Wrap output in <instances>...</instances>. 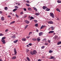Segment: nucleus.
I'll return each instance as SVG.
<instances>
[{
    "instance_id": "obj_1",
    "label": "nucleus",
    "mask_w": 61,
    "mask_h": 61,
    "mask_svg": "<svg viewBox=\"0 0 61 61\" xmlns=\"http://www.w3.org/2000/svg\"><path fill=\"white\" fill-rule=\"evenodd\" d=\"M50 15L51 16L52 18H55V16L52 13H50Z\"/></svg>"
},
{
    "instance_id": "obj_2",
    "label": "nucleus",
    "mask_w": 61,
    "mask_h": 61,
    "mask_svg": "<svg viewBox=\"0 0 61 61\" xmlns=\"http://www.w3.org/2000/svg\"><path fill=\"white\" fill-rule=\"evenodd\" d=\"M48 23L49 24H53V22L52 21H50L48 22Z\"/></svg>"
},
{
    "instance_id": "obj_3",
    "label": "nucleus",
    "mask_w": 61,
    "mask_h": 61,
    "mask_svg": "<svg viewBox=\"0 0 61 61\" xmlns=\"http://www.w3.org/2000/svg\"><path fill=\"white\" fill-rule=\"evenodd\" d=\"M33 53L34 55H36L37 53V52H36V51L35 50H34L33 51Z\"/></svg>"
},
{
    "instance_id": "obj_4",
    "label": "nucleus",
    "mask_w": 61,
    "mask_h": 61,
    "mask_svg": "<svg viewBox=\"0 0 61 61\" xmlns=\"http://www.w3.org/2000/svg\"><path fill=\"white\" fill-rule=\"evenodd\" d=\"M25 22L26 23V24H29V22L27 20H25Z\"/></svg>"
},
{
    "instance_id": "obj_5",
    "label": "nucleus",
    "mask_w": 61,
    "mask_h": 61,
    "mask_svg": "<svg viewBox=\"0 0 61 61\" xmlns=\"http://www.w3.org/2000/svg\"><path fill=\"white\" fill-rule=\"evenodd\" d=\"M43 33L42 32H40L39 34V36H42L43 35Z\"/></svg>"
},
{
    "instance_id": "obj_6",
    "label": "nucleus",
    "mask_w": 61,
    "mask_h": 61,
    "mask_svg": "<svg viewBox=\"0 0 61 61\" xmlns=\"http://www.w3.org/2000/svg\"><path fill=\"white\" fill-rule=\"evenodd\" d=\"M54 32V31H51L49 32V34H51L52 33H53Z\"/></svg>"
},
{
    "instance_id": "obj_7",
    "label": "nucleus",
    "mask_w": 61,
    "mask_h": 61,
    "mask_svg": "<svg viewBox=\"0 0 61 61\" xmlns=\"http://www.w3.org/2000/svg\"><path fill=\"white\" fill-rule=\"evenodd\" d=\"M46 8H47V7L45 6H43V9H44V10H45V9H46Z\"/></svg>"
},
{
    "instance_id": "obj_8",
    "label": "nucleus",
    "mask_w": 61,
    "mask_h": 61,
    "mask_svg": "<svg viewBox=\"0 0 61 61\" xmlns=\"http://www.w3.org/2000/svg\"><path fill=\"white\" fill-rule=\"evenodd\" d=\"M14 51L15 53L14 55H15L16 54V53H17L16 52V50H15V49H14Z\"/></svg>"
},
{
    "instance_id": "obj_9",
    "label": "nucleus",
    "mask_w": 61,
    "mask_h": 61,
    "mask_svg": "<svg viewBox=\"0 0 61 61\" xmlns=\"http://www.w3.org/2000/svg\"><path fill=\"white\" fill-rule=\"evenodd\" d=\"M15 23V21H13L10 23V25H11V24H14Z\"/></svg>"
},
{
    "instance_id": "obj_10",
    "label": "nucleus",
    "mask_w": 61,
    "mask_h": 61,
    "mask_svg": "<svg viewBox=\"0 0 61 61\" xmlns=\"http://www.w3.org/2000/svg\"><path fill=\"white\" fill-rule=\"evenodd\" d=\"M16 57L15 56H14L11 59H15L16 58Z\"/></svg>"
},
{
    "instance_id": "obj_11",
    "label": "nucleus",
    "mask_w": 61,
    "mask_h": 61,
    "mask_svg": "<svg viewBox=\"0 0 61 61\" xmlns=\"http://www.w3.org/2000/svg\"><path fill=\"white\" fill-rule=\"evenodd\" d=\"M45 27V26L42 25L41 27V29H43Z\"/></svg>"
},
{
    "instance_id": "obj_12",
    "label": "nucleus",
    "mask_w": 61,
    "mask_h": 61,
    "mask_svg": "<svg viewBox=\"0 0 61 61\" xmlns=\"http://www.w3.org/2000/svg\"><path fill=\"white\" fill-rule=\"evenodd\" d=\"M22 40L24 41H26V39L25 38H23L22 39Z\"/></svg>"
},
{
    "instance_id": "obj_13",
    "label": "nucleus",
    "mask_w": 61,
    "mask_h": 61,
    "mask_svg": "<svg viewBox=\"0 0 61 61\" xmlns=\"http://www.w3.org/2000/svg\"><path fill=\"white\" fill-rule=\"evenodd\" d=\"M61 44V41H59L57 43V45H60V44Z\"/></svg>"
},
{
    "instance_id": "obj_14",
    "label": "nucleus",
    "mask_w": 61,
    "mask_h": 61,
    "mask_svg": "<svg viewBox=\"0 0 61 61\" xmlns=\"http://www.w3.org/2000/svg\"><path fill=\"white\" fill-rule=\"evenodd\" d=\"M51 58H49V59H54L55 58V57L54 56H51Z\"/></svg>"
},
{
    "instance_id": "obj_15",
    "label": "nucleus",
    "mask_w": 61,
    "mask_h": 61,
    "mask_svg": "<svg viewBox=\"0 0 61 61\" xmlns=\"http://www.w3.org/2000/svg\"><path fill=\"white\" fill-rule=\"evenodd\" d=\"M4 17L3 16H2V17L1 18V19L2 20V21H3L4 20Z\"/></svg>"
},
{
    "instance_id": "obj_16",
    "label": "nucleus",
    "mask_w": 61,
    "mask_h": 61,
    "mask_svg": "<svg viewBox=\"0 0 61 61\" xmlns=\"http://www.w3.org/2000/svg\"><path fill=\"white\" fill-rule=\"evenodd\" d=\"M40 15V13H35V15Z\"/></svg>"
},
{
    "instance_id": "obj_17",
    "label": "nucleus",
    "mask_w": 61,
    "mask_h": 61,
    "mask_svg": "<svg viewBox=\"0 0 61 61\" xmlns=\"http://www.w3.org/2000/svg\"><path fill=\"white\" fill-rule=\"evenodd\" d=\"M18 41V40H16L14 41V43H17V41Z\"/></svg>"
},
{
    "instance_id": "obj_18",
    "label": "nucleus",
    "mask_w": 61,
    "mask_h": 61,
    "mask_svg": "<svg viewBox=\"0 0 61 61\" xmlns=\"http://www.w3.org/2000/svg\"><path fill=\"white\" fill-rule=\"evenodd\" d=\"M46 10L47 11H48L50 10V9L47 8L46 9Z\"/></svg>"
},
{
    "instance_id": "obj_19",
    "label": "nucleus",
    "mask_w": 61,
    "mask_h": 61,
    "mask_svg": "<svg viewBox=\"0 0 61 61\" xmlns=\"http://www.w3.org/2000/svg\"><path fill=\"white\" fill-rule=\"evenodd\" d=\"M28 9L29 11H30L31 10V8L30 7H29L28 8Z\"/></svg>"
},
{
    "instance_id": "obj_20",
    "label": "nucleus",
    "mask_w": 61,
    "mask_h": 61,
    "mask_svg": "<svg viewBox=\"0 0 61 61\" xmlns=\"http://www.w3.org/2000/svg\"><path fill=\"white\" fill-rule=\"evenodd\" d=\"M56 10H57V11H58L59 12H60V10H59V9H58V8H57L56 9Z\"/></svg>"
},
{
    "instance_id": "obj_21",
    "label": "nucleus",
    "mask_w": 61,
    "mask_h": 61,
    "mask_svg": "<svg viewBox=\"0 0 61 61\" xmlns=\"http://www.w3.org/2000/svg\"><path fill=\"white\" fill-rule=\"evenodd\" d=\"M2 41L3 42V44H5V40H3Z\"/></svg>"
},
{
    "instance_id": "obj_22",
    "label": "nucleus",
    "mask_w": 61,
    "mask_h": 61,
    "mask_svg": "<svg viewBox=\"0 0 61 61\" xmlns=\"http://www.w3.org/2000/svg\"><path fill=\"white\" fill-rule=\"evenodd\" d=\"M51 30H53L54 29V28H54V27L52 26V27H51Z\"/></svg>"
},
{
    "instance_id": "obj_23",
    "label": "nucleus",
    "mask_w": 61,
    "mask_h": 61,
    "mask_svg": "<svg viewBox=\"0 0 61 61\" xmlns=\"http://www.w3.org/2000/svg\"><path fill=\"white\" fill-rule=\"evenodd\" d=\"M5 38H6V37H2V40H4L5 39Z\"/></svg>"
},
{
    "instance_id": "obj_24",
    "label": "nucleus",
    "mask_w": 61,
    "mask_h": 61,
    "mask_svg": "<svg viewBox=\"0 0 61 61\" xmlns=\"http://www.w3.org/2000/svg\"><path fill=\"white\" fill-rule=\"evenodd\" d=\"M11 37L12 38H16V37L13 36H11Z\"/></svg>"
},
{
    "instance_id": "obj_25",
    "label": "nucleus",
    "mask_w": 61,
    "mask_h": 61,
    "mask_svg": "<svg viewBox=\"0 0 61 61\" xmlns=\"http://www.w3.org/2000/svg\"><path fill=\"white\" fill-rule=\"evenodd\" d=\"M33 8H34V10H35V11H37V9H36V7H34Z\"/></svg>"
},
{
    "instance_id": "obj_26",
    "label": "nucleus",
    "mask_w": 61,
    "mask_h": 61,
    "mask_svg": "<svg viewBox=\"0 0 61 61\" xmlns=\"http://www.w3.org/2000/svg\"><path fill=\"white\" fill-rule=\"evenodd\" d=\"M53 51L50 50L49 51V53H52V52H53Z\"/></svg>"
},
{
    "instance_id": "obj_27",
    "label": "nucleus",
    "mask_w": 61,
    "mask_h": 61,
    "mask_svg": "<svg viewBox=\"0 0 61 61\" xmlns=\"http://www.w3.org/2000/svg\"><path fill=\"white\" fill-rule=\"evenodd\" d=\"M30 54H31V55H34V52H30Z\"/></svg>"
},
{
    "instance_id": "obj_28",
    "label": "nucleus",
    "mask_w": 61,
    "mask_h": 61,
    "mask_svg": "<svg viewBox=\"0 0 61 61\" xmlns=\"http://www.w3.org/2000/svg\"><path fill=\"white\" fill-rule=\"evenodd\" d=\"M17 10V9H15L13 10V12H15V11H16V10Z\"/></svg>"
},
{
    "instance_id": "obj_29",
    "label": "nucleus",
    "mask_w": 61,
    "mask_h": 61,
    "mask_svg": "<svg viewBox=\"0 0 61 61\" xmlns=\"http://www.w3.org/2000/svg\"><path fill=\"white\" fill-rule=\"evenodd\" d=\"M4 35V34L0 33V36H2Z\"/></svg>"
},
{
    "instance_id": "obj_30",
    "label": "nucleus",
    "mask_w": 61,
    "mask_h": 61,
    "mask_svg": "<svg viewBox=\"0 0 61 61\" xmlns=\"http://www.w3.org/2000/svg\"><path fill=\"white\" fill-rule=\"evenodd\" d=\"M26 5L27 6H30V5H29V4H27V3L26 4Z\"/></svg>"
},
{
    "instance_id": "obj_31",
    "label": "nucleus",
    "mask_w": 61,
    "mask_h": 61,
    "mask_svg": "<svg viewBox=\"0 0 61 61\" xmlns=\"http://www.w3.org/2000/svg\"><path fill=\"white\" fill-rule=\"evenodd\" d=\"M9 30L8 29H6L5 30V32H8V30Z\"/></svg>"
},
{
    "instance_id": "obj_32",
    "label": "nucleus",
    "mask_w": 61,
    "mask_h": 61,
    "mask_svg": "<svg viewBox=\"0 0 61 61\" xmlns=\"http://www.w3.org/2000/svg\"><path fill=\"white\" fill-rule=\"evenodd\" d=\"M57 2L58 3H61V1L59 0H58L57 1Z\"/></svg>"
},
{
    "instance_id": "obj_33",
    "label": "nucleus",
    "mask_w": 61,
    "mask_h": 61,
    "mask_svg": "<svg viewBox=\"0 0 61 61\" xmlns=\"http://www.w3.org/2000/svg\"><path fill=\"white\" fill-rule=\"evenodd\" d=\"M8 8L7 7H5V9L6 10H7Z\"/></svg>"
},
{
    "instance_id": "obj_34",
    "label": "nucleus",
    "mask_w": 61,
    "mask_h": 61,
    "mask_svg": "<svg viewBox=\"0 0 61 61\" xmlns=\"http://www.w3.org/2000/svg\"><path fill=\"white\" fill-rule=\"evenodd\" d=\"M30 18L31 19H34V17L32 16L30 17Z\"/></svg>"
},
{
    "instance_id": "obj_35",
    "label": "nucleus",
    "mask_w": 61,
    "mask_h": 61,
    "mask_svg": "<svg viewBox=\"0 0 61 61\" xmlns=\"http://www.w3.org/2000/svg\"><path fill=\"white\" fill-rule=\"evenodd\" d=\"M32 32H30L29 34V36H30V35H31V34H32Z\"/></svg>"
},
{
    "instance_id": "obj_36",
    "label": "nucleus",
    "mask_w": 61,
    "mask_h": 61,
    "mask_svg": "<svg viewBox=\"0 0 61 61\" xmlns=\"http://www.w3.org/2000/svg\"><path fill=\"white\" fill-rule=\"evenodd\" d=\"M37 41H39L40 40V39L39 38H37Z\"/></svg>"
},
{
    "instance_id": "obj_37",
    "label": "nucleus",
    "mask_w": 61,
    "mask_h": 61,
    "mask_svg": "<svg viewBox=\"0 0 61 61\" xmlns=\"http://www.w3.org/2000/svg\"><path fill=\"white\" fill-rule=\"evenodd\" d=\"M28 26V25H26V26L25 28V29H26V28H27V27Z\"/></svg>"
},
{
    "instance_id": "obj_38",
    "label": "nucleus",
    "mask_w": 61,
    "mask_h": 61,
    "mask_svg": "<svg viewBox=\"0 0 61 61\" xmlns=\"http://www.w3.org/2000/svg\"><path fill=\"white\" fill-rule=\"evenodd\" d=\"M45 46H43L41 47V49H43L45 48Z\"/></svg>"
},
{
    "instance_id": "obj_39",
    "label": "nucleus",
    "mask_w": 61,
    "mask_h": 61,
    "mask_svg": "<svg viewBox=\"0 0 61 61\" xmlns=\"http://www.w3.org/2000/svg\"><path fill=\"white\" fill-rule=\"evenodd\" d=\"M27 60H28V61H30V59H29V58L28 57H27Z\"/></svg>"
},
{
    "instance_id": "obj_40",
    "label": "nucleus",
    "mask_w": 61,
    "mask_h": 61,
    "mask_svg": "<svg viewBox=\"0 0 61 61\" xmlns=\"http://www.w3.org/2000/svg\"><path fill=\"white\" fill-rule=\"evenodd\" d=\"M38 26V24H36L35 25V26H36V27H37Z\"/></svg>"
},
{
    "instance_id": "obj_41",
    "label": "nucleus",
    "mask_w": 61,
    "mask_h": 61,
    "mask_svg": "<svg viewBox=\"0 0 61 61\" xmlns=\"http://www.w3.org/2000/svg\"><path fill=\"white\" fill-rule=\"evenodd\" d=\"M20 15H23V12L22 11L20 13Z\"/></svg>"
},
{
    "instance_id": "obj_42",
    "label": "nucleus",
    "mask_w": 61,
    "mask_h": 61,
    "mask_svg": "<svg viewBox=\"0 0 61 61\" xmlns=\"http://www.w3.org/2000/svg\"><path fill=\"white\" fill-rule=\"evenodd\" d=\"M15 15H16V17H17H17H19V16L16 14Z\"/></svg>"
},
{
    "instance_id": "obj_43",
    "label": "nucleus",
    "mask_w": 61,
    "mask_h": 61,
    "mask_svg": "<svg viewBox=\"0 0 61 61\" xmlns=\"http://www.w3.org/2000/svg\"><path fill=\"white\" fill-rule=\"evenodd\" d=\"M45 44L46 46H47V45H48V43H45Z\"/></svg>"
},
{
    "instance_id": "obj_44",
    "label": "nucleus",
    "mask_w": 61,
    "mask_h": 61,
    "mask_svg": "<svg viewBox=\"0 0 61 61\" xmlns=\"http://www.w3.org/2000/svg\"><path fill=\"white\" fill-rule=\"evenodd\" d=\"M56 38H57V36H55V39H56Z\"/></svg>"
},
{
    "instance_id": "obj_45",
    "label": "nucleus",
    "mask_w": 61,
    "mask_h": 61,
    "mask_svg": "<svg viewBox=\"0 0 61 61\" xmlns=\"http://www.w3.org/2000/svg\"><path fill=\"white\" fill-rule=\"evenodd\" d=\"M34 21L35 22V23H36L37 22V20H34Z\"/></svg>"
},
{
    "instance_id": "obj_46",
    "label": "nucleus",
    "mask_w": 61,
    "mask_h": 61,
    "mask_svg": "<svg viewBox=\"0 0 61 61\" xmlns=\"http://www.w3.org/2000/svg\"><path fill=\"white\" fill-rule=\"evenodd\" d=\"M30 37V36H28L26 37V38L27 39H28V38H29Z\"/></svg>"
},
{
    "instance_id": "obj_47",
    "label": "nucleus",
    "mask_w": 61,
    "mask_h": 61,
    "mask_svg": "<svg viewBox=\"0 0 61 61\" xmlns=\"http://www.w3.org/2000/svg\"><path fill=\"white\" fill-rule=\"evenodd\" d=\"M26 2L28 4H29V1L28 0H27L26 1Z\"/></svg>"
},
{
    "instance_id": "obj_48",
    "label": "nucleus",
    "mask_w": 61,
    "mask_h": 61,
    "mask_svg": "<svg viewBox=\"0 0 61 61\" xmlns=\"http://www.w3.org/2000/svg\"><path fill=\"white\" fill-rule=\"evenodd\" d=\"M29 46H32V44L31 43L29 44Z\"/></svg>"
},
{
    "instance_id": "obj_49",
    "label": "nucleus",
    "mask_w": 61,
    "mask_h": 61,
    "mask_svg": "<svg viewBox=\"0 0 61 61\" xmlns=\"http://www.w3.org/2000/svg\"><path fill=\"white\" fill-rule=\"evenodd\" d=\"M15 8H18L19 7L18 6H15Z\"/></svg>"
},
{
    "instance_id": "obj_50",
    "label": "nucleus",
    "mask_w": 61,
    "mask_h": 61,
    "mask_svg": "<svg viewBox=\"0 0 61 61\" xmlns=\"http://www.w3.org/2000/svg\"><path fill=\"white\" fill-rule=\"evenodd\" d=\"M26 46H27V47H29V45H26Z\"/></svg>"
},
{
    "instance_id": "obj_51",
    "label": "nucleus",
    "mask_w": 61,
    "mask_h": 61,
    "mask_svg": "<svg viewBox=\"0 0 61 61\" xmlns=\"http://www.w3.org/2000/svg\"><path fill=\"white\" fill-rule=\"evenodd\" d=\"M26 51V52H29V50L28 49H27Z\"/></svg>"
},
{
    "instance_id": "obj_52",
    "label": "nucleus",
    "mask_w": 61,
    "mask_h": 61,
    "mask_svg": "<svg viewBox=\"0 0 61 61\" xmlns=\"http://www.w3.org/2000/svg\"><path fill=\"white\" fill-rule=\"evenodd\" d=\"M33 40H34V41H35L36 40V38H33Z\"/></svg>"
},
{
    "instance_id": "obj_53",
    "label": "nucleus",
    "mask_w": 61,
    "mask_h": 61,
    "mask_svg": "<svg viewBox=\"0 0 61 61\" xmlns=\"http://www.w3.org/2000/svg\"><path fill=\"white\" fill-rule=\"evenodd\" d=\"M48 42H49V43H51V42L50 41V40H48Z\"/></svg>"
},
{
    "instance_id": "obj_54",
    "label": "nucleus",
    "mask_w": 61,
    "mask_h": 61,
    "mask_svg": "<svg viewBox=\"0 0 61 61\" xmlns=\"http://www.w3.org/2000/svg\"><path fill=\"white\" fill-rule=\"evenodd\" d=\"M38 61H41V60L40 59H39L38 60Z\"/></svg>"
},
{
    "instance_id": "obj_55",
    "label": "nucleus",
    "mask_w": 61,
    "mask_h": 61,
    "mask_svg": "<svg viewBox=\"0 0 61 61\" xmlns=\"http://www.w3.org/2000/svg\"><path fill=\"white\" fill-rule=\"evenodd\" d=\"M24 11H26V9L25 8H24Z\"/></svg>"
},
{
    "instance_id": "obj_56",
    "label": "nucleus",
    "mask_w": 61,
    "mask_h": 61,
    "mask_svg": "<svg viewBox=\"0 0 61 61\" xmlns=\"http://www.w3.org/2000/svg\"><path fill=\"white\" fill-rule=\"evenodd\" d=\"M36 31L37 32H38V30H36Z\"/></svg>"
},
{
    "instance_id": "obj_57",
    "label": "nucleus",
    "mask_w": 61,
    "mask_h": 61,
    "mask_svg": "<svg viewBox=\"0 0 61 61\" xmlns=\"http://www.w3.org/2000/svg\"><path fill=\"white\" fill-rule=\"evenodd\" d=\"M2 12L1 11H0V14H2Z\"/></svg>"
},
{
    "instance_id": "obj_58",
    "label": "nucleus",
    "mask_w": 61,
    "mask_h": 61,
    "mask_svg": "<svg viewBox=\"0 0 61 61\" xmlns=\"http://www.w3.org/2000/svg\"><path fill=\"white\" fill-rule=\"evenodd\" d=\"M57 20H58V21H59V19H58V18H57Z\"/></svg>"
},
{
    "instance_id": "obj_59",
    "label": "nucleus",
    "mask_w": 61,
    "mask_h": 61,
    "mask_svg": "<svg viewBox=\"0 0 61 61\" xmlns=\"http://www.w3.org/2000/svg\"><path fill=\"white\" fill-rule=\"evenodd\" d=\"M8 17H11V16H10V15H8Z\"/></svg>"
},
{
    "instance_id": "obj_60",
    "label": "nucleus",
    "mask_w": 61,
    "mask_h": 61,
    "mask_svg": "<svg viewBox=\"0 0 61 61\" xmlns=\"http://www.w3.org/2000/svg\"><path fill=\"white\" fill-rule=\"evenodd\" d=\"M0 61H3L2 59H0Z\"/></svg>"
},
{
    "instance_id": "obj_61",
    "label": "nucleus",
    "mask_w": 61,
    "mask_h": 61,
    "mask_svg": "<svg viewBox=\"0 0 61 61\" xmlns=\"http://www.w3.org/2000/svg\"><path fill=\"white\" fill-rule=\"evenodd\" d=\"M46 40V39H43V40Z\"/></svg>"
},
{
    "instance_id": "obj_62",
    "label": "nucleus",
    "mask_w": 61,
    "mask_h": 61,
    "mask_svg": "<svg viewBox=\"0 0 61 61\" xmlns=\"http://www.w3.org/2000/svg\"><path fill=\"white\" fill-rule=\"evenodd\" d=\"M53 35H56V33H53Z\"/></svg>"
},
{
    "instance_id": "obj_63",
    "label": "nucleus",
    "mask_w": 61,
    "mask_h": 61,
    "mask_svg": "<svg viewBox=\"0 0 61 61\" xmlns=\"http://www.w3.org/2000/svg\"><path fill=\"white\" fill-rule=\"evenodd\" d=\"M20 5V4H18V5Z\"/></svg>"
},
{
    "instance_id": "obj_64",
    "label": "nucleus",
    "mask_w": 61,
    "mask_h": 61,
    "mask_svg": "<svg viewBox=\"0 0 61 61\" xmlns=\"http://www.w3.org/2000/svg\"><path fill=\"white\" fill-rule=\"evenodd\" d=\"M16 5H17V3H16Z\"/></svg>"
}]
</instances>
